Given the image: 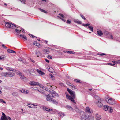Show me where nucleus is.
Masks as SVG:
<instances>
[{
	"label": "nucleus",
	"mask_w": 120,
	"mask_h": 120,
	"mask_svg": "<svg viewBox=\"0 0 120 120\" xmlns=\"http://www.w3.org/2000/svg\"><path fill=\"white\" fill-rule=\"evenodd\" d=\"M71 93V94H70L71 96H70L69 94H66V97L67 99L71 100L73 102L76 104V102L74 100L75 98V93L73 91Z\"/></svg>",
	"instance_id": "obj_1"
},
{
	"label": "nucleus",
	"mask_w": 120,
	"mask_h": 120,
	"mask_svg": "<svg viewBox=\"0 0 120 120\" xmlns=\"http://www.w3.org/2000/svg\"><path fill=\"white\" fill-rule=\"evenodd\" d=\"M105 100L107 103L110 105H114L116 103L115 100L112 98H110L108 97V98H105Z\"/></svg>",
	"instance_id": "obj_2"
},
{
	"label": "nucleus",
	"mask_w": 120,
	"mask_h": 120,
	"mask_svg": "<svg viewBox=\"0 0 120 120\" xmlns=\"http://www.w3.org/2000/svg\"><path fill=\"white\" fill-rule=\"evenodd\" d=\"M5 26L7 27L11 28L14 29L16 28V26L15 25L8 22H5Z\"/></svg>",
	"instance_id": "obj_3"
},
{
	"label": "nucleus",
	"mask_w": 120,
	"mask_h": 120,
	"mask_svg": "<svg viewBox=\"0 0 120 120\" xmlns=\"http://www.w3.org/2000/svg\"><path fill=\"white\" fill-rule=\"evenodd\" d=\"M53 94H50L46 96V100L49 101H52L53 99L52 98L54 97V96L53 95Z\"/></svg>",
	"instance_id": "obj_4"
},
{
	"label": "nucleus",
	"mask_w": 120,
	"mask_h": 120,
	"mask_svg": "<svg viewBox=\"0 0 120 120\" xmlns=\"http://www.w3.org/2000/svg\"><path fill=\"white\" fill-rule=\"evenodd\" d=\"M7 77H12L15 75V74L12 72H7Z\"/></svg>",
	"instance_id": "obj_5"
},
{
	"label": "nucleus",
	"mask_w": 120,
	"mask_h": 120,
	"mask_svg": "<svg viewBox=\"0 0 120 120\" xmlns=\"http://www.w3.org/2000/svg\"><path fill=\"white\" fill-rule=\"evenodd\" d=\"M29 84L30 85L36 86L38 85L39 84V83L38 82L32 81L30 82H29Z\"/></svg>",
	"instance_id": "obj_6"
},
{
	"label": "nucleus",
	"mask_w": 120,
	"mask_h": 120,
	"mask_svg": "<svg viewBox=\"0 0 120 120\" xmlns=\"http://www.w3.org/2000/svg\"><path fill=\"white\" fill-rule=\"evenodd\" d=\"M101 102V100H98V101H97L96 103L99 107H101L103 105V104Z\"/></svg>",
	"instance_id": "obj_7"
},
{
	"label": "nucleus",
	"mask_w": 120,
	"mask_h": 120,
	"mask_svg": "<svg viewBox=\"0 0 120 120\" xmlns=\"http://www.w3.org/2000/svg\"><path fill=\"white\" fill-rule=\"evenodd\" d=\"M85 111L89 113H92L93 112L92 110H90L89 107H86Z\"/></svg>",
	"instance_id": "obj_8"
},
{
	"label": "nucleus",
	"mask_w": 120,
	"mask_h": 120,
	"mask_svg": "<svg viewBox=\"0 0 120 120\" xmlns=\"http://www.w3.org/2000/svg\"><path fill=\"white\" fill-rule=\"evenodd\" d=\"M42 108L43 110H45L46 111L48 112L51 111L53 110L52 109L48 108L45 106L43 107Z\"/></svg>",
	"instance_id": "obj_9"
},
{
	"label": "nucleus",
	"mask_w": 120,
	"mask_h": 120,
	"mask_svg": "<svg viewBox=\"0 0 120 120\" xmlns=\"http://www.w3.org/2000/svg\"><path fill=\"white\" fill-rule=\"evenodd\" d=\"M86 119L89 120H92L93 119V117L92 116L86 115Z\"/></svg>",
	"instance_id": "obj_10"
},
{
	"label": "nucleus",
	"mask_w": 120,
	"mask_h": 120,
	"mask_svg": "<svg viewBox=\"0 0 120 120\" xmlns=\"http://www.w3.org/2000/svg\"><path fill=\"white\" fill-rule=\"evenodd\" d=\"M52 87V86H50L49 85V86L48 87H46V88H45L44 87V88H43V89L47 91H50V88Z\"/></svg>",
	"instance_id": "obj_11"
},
{
	"label": "nucleus",
	"mask_w": 120,
	"mask_h": 120,
	"mask_svg": "<svg viewBox=\"0 0 120 120\" xmlns=\"http://www.w3.org/2000/svg\"><path fill=\"white\" fill-rule=\"evenodd\" d=\"M34 69L32 68H30L27 70V71H28L30 74H31V73H32L34 72Z\"/></svg>",
	"instance_id": "obj_12"
},
{
	"label": "nucleus",
	"mask_w": 120,
	"mask_h": 120,
	"mask_svg": "<svg viewBox=\"0 0 120 120\" xmlns=\"http://www.w3.org/2000/svg\"><path fill=\"white\" fill-rule=\"evenodd\" d=\"M80 117V119L82 120H86V115H82Z\"/></svg>",
	"instance_id": "obj_13"
},
{
	"label": "nucleus",
	"mask_w": 120,
	"mask_h": 120,
	"mask_svg": "<svg viewBox=\"0 0 120 120\" xmlns=\"http://www.w3.org/2000/svg\"><path fill=\"white\" fill-rule=\"evenodd\" d=\"M108 109L107 110L109 111L110 113H111L113 112V109L112 107L108 106Z\"/></svg>",
	"instance_id": "obj_14"
},
{
	"label": "nucleus",
	"mask_w": 120,
	"mask_h": 120,
	"mask_svg": "<svg viewBox=\"0 0 120 120\" xmlns=\"http://www.w3.org/2000/svg\"><path fill=\"white\" fill-rule=\"evenodd\" d=\"M1 75L3 76L7 77V72H2L1 73Z\"/></svg>",
	"instance_id": "obj_15"
},
{
	"label": "nucleus",
	"mask_w": 120,
	"mask_h": 120,
	"mask_svg": "<svg viewBox=\"0 0 120 120\" xmlns=\"http://www.w3.org/2000/svg\"><path fill=\"white\" fill-rule=\"evenodd\" d=\"M33 44L35 45L36 46H38L39 47L40 46V44L39 43L37 42H34Z\"/></svg>",
	"instance_id": "obj_16"
},
{
	"label": "nucleus",
	"mask_w": 120,
	"mask_h": 120,
	"mask_svg": "<svg viewBox=\"0 0 120 120\" xmlns=\"http://www.w3.org/2000/svg\"><path fill=\"white\" fill-rule=\"evenodd\" d=\"M37 72H38L40 74H41V75H43L44 74V73L41 70L39 69L36 70Z\"/></svg>",
	"instance_id": "obj_17"
},
{
	"label": "nucleus",
	"mask_w": 120,
	"mask_h": 120,
	"mask_svg": "<svg viewBox=\"0 0 120 120\" xmlns=\"http://www.w3.org/2000/svg\"><path fill=\"white\" fill-rule=\"evenodd\" d=\"M97 34L100 36H101L103 34L102 32L100 30H98L97 31Z\"/></svg>",
	"instance_id": "obj_18"
},
{
	"label": "nucleus",
	"mask_w": 120,
	"mask_h": 120,
	"mask_svg": "<svg viewBox=\"0 0 120 120\" xmlns=\"http://www.w3.org/2000/svg\"><path fill=\"white\" fill-rule=\"evenodd\" d=\"M59 116L60 117H62L64 116V113L62 112H60L58 114Z\"/></svg>",
	"instance_id": "obj_19"
},
{
	"label": "nucleus",
	"mask_w": 120,
	"mask_h": 120,
	"mask_svg": "<svg viewBox=\"0 0 120 120\" xmlns=\"http://www.w3.org/2000/svg\"><path fill=\"white\" fill-rule=\"evenodd\" d=\"M20 36L22 38H23L26 40H27V38L26 37L25 35L20 34Z\"/></svg>",
	"instance_id": "obj_20"
},
{
	"label": "nucleus",
	"mask_w": 120,
	"mask_h": 120,
	"mask_svg": "<svg viewBox=\"0 0 120 120\" xmlns=\"http://www.w3.org/2000/svg\"><path fill=\"white\" fill-rule=\"evenodd\" d=\"M101 116L98 115H97L95 116V118L97 120H99L101 118Z\"/></svg>",
	"instance_id": "obj_21"
},
{
	"label": "nucleus",
	"mask_w": 120,
	"mask_h": 120,
	"mask_svg": "<svg viewBox=\"0 0 120 120\" xmlns=\"http://www.w3.org/2000/svg\"><path fill=\"white\" fill-rule=\"evenodd\" d=\"M38 9L42 12H43L44 13L46 14L47 13H48L45 10L42 9L41 8H38Z\"/></svg>",
	"instance_id": "obj_22"
},
{
	"label": "nucleus",
	"mask_w": 120,
	"mask_h": 120,
	"mask_svg": "<svg viewBox=\"0 0 120 120\" xmlns=\"http://www.w3.org/2000/svg\"><path fill=\"white\" fill-rule=\"evenodd\" d=\"M18 28V29H17L15 30V31H16L18 34H19L20 33V32L21 31V30H20V31L19 29V28Z\"/></svg>",
	"instance_id": "obj_23"
},
{
	"label": "nucleus",
	"mask_w": 120,
	"mask_h": 120,
	"mask_svg": "<svg viewBox=\"0 0 120 120\" xmlns=\"http://www.w3.org/2000/svg\"><path fill=\"white\" fill-rule=\"evenodd\" d=\"M108 106L107 105H104L103 107V109L105 111H107L108 109Z\"/></svg>",
	"instance_id": "obj_24"
},
{
	"label": "nucleus",
	"mask_w": 120,
	"mask_h": 120,
	"mask_svg": "<svg viewBox=\"0 0 120 120\" xmlns=\"http://www.w3.org/2000/svg\"><path fill=\"white\" fill-rule=\"evenodd\" d=\"M20 91L22 93H27V90H26L23 89L22 90H20Z\"/></svg>",
	"instance_id": "obj_25"
},
{
	"label": "nucleus",
	"mask_w": 120,
	"mask_h": 120,
	"mask_svg": "<svg viewBox=\"0 0 120 120\" xmlns=\"http://www.w3.org/2000/svg\"><path fill=\"white\" fill-rule=\"evenodd\" d=\"M52 101L54 104L57 105L58 104V102L56 100L54 99H53V100H52Z\"/></svg>",
	"instance_id": "obj_26"
},
{
	"label": "nucleus",
	"mask_w": 120,
	"mask_h": 120,
	"mask_svg": "<svg viewBox=\"0 0 120 120\" xmlns=\"http://www.w3.org/2000/svg\"><path fill=\"white\" fill-rule=\"evenodd\" d=\"M19 28V29H20L21 30V31H22V32H24V29L22 28H21V27H20L19 26H18H18H16V28Z\"/></svg>",
	"instance_id": "obj_27"
},
{
	"label": "nucleus",
	"mask_w": 120,
	"mask_h": 120,
	"mask_svg": "<svg viewBox=\"0 0 120 120\" xmlns=\"http://www.w3.org/2000/svg\"><path fill=\"white\" fill-rule=\"evenodd\" d=\"M74 81L78 83H81L80 81V80H78V79H75L74 80Z\"/></svg>",
	"instance_id": "obj_28"
},
{
	"label": "nucleus",
	"mask_w": 120,
	"mask_h": 120,
	"mask_svg": "<svg viewBox=\"0 0 120 120\" xmlns=\"http://www.w3.org/2000/svg\"><path fill=\"white\" fill-rule=\"evenodd\" d=\"M67 90L68 92L70 94H71V93L73 91H72L71 90L68 88L67 89Z\"/></svg>",
	"instance_id": "obj_29"
},
{
	"label": "nucleus",
	"mask_w": 120,
	"mask_h": 120,
	"mask_svg": "<svg viewBox=\"0 0 120 120\" xmlns=\"http://www.w3.org/2000/svg\"><path fill=\"white\" fill-rule=\"evenodd\" d=\"M88 28L91 31H92V32H93V28L92 26H88Z\"/></svg>",
	"instance_id": "obj_30"
},
{
	"label": "nucleus",
	"mask_w": 120,
	"mask_h": 120,
	"mask_svg": "<svg viewBox=\"0 0 120 120\" xmlns=\"http://www.w3.org/2000/svg\"><path fill=\"white\" fill-rule=\"evenodd\" d=\"M6 56L4 55L2 56H0V60L4 59L5 58Z\"/></svg>",
	"instance_id": "obj_31"
},
{
	"label": "nucleus",
	"mask_w": 120,
	"mask_h": 120,
	"mask_svg": "<svg viewBox=\"0 0 120 120\" xmlns=\"http://www.w3.org/2000/svg\"><path fill=\"white\" fill-rule=\"evenodd\" d=\"M108 64L109 65L112 66H114L115 67H116V66L114 64H112L111 63H108Z\"/></svg>",
	"instance_id": "obj_32"
},
{
	"label": "nucleus",
	"mask_w": 120,
	"mask_h": 120,
	"mask_svg": "<svg viewBox=\"0 0 120 120\" xmlns=\"http://www.w3.org/2000/svg\"><path fill=\"white\" fill-rule=\"evenodd\" d=\"M28 34L30 37H31L34 38H37V37H36V36H34V35H32V34Z\"/></svg>",
	"instance_id": "obj_33"
},
{
	"label": "nucleus",
	"mask_w": 120,
	"mask_h": 120,
	"mask_svg": "<svg viewBox=\"0 0 120 120\" xmlns=\"http://www.w3.org/2000/svg\"><path fill=\"white\" fill-rule=\"evenodd\" d=\"M50 75L51 76V77L52 78V79L53 80H54L55 79L54 76L51 74H50Z\"/></svg>",
	"instance_id": "obj_34"
},
{
	"label": "nucleus",
	"mask_w": 120,
	"mask_h": 120,
	"mask_svg": "<svg viewBox=\"0 0 120 120\" xmlns=\"http://www.w3.org/2000/svg\"><path fill=\"white\" fill-rule=\"evenodd\" d=\"M33 104H28L27 106L29 108H32Z\"/></svg>",
	"instance_id": "obj_35"
},
{
	"label": "nucleus",
	"mask_w": 120,
	"mask_h": 120,
	"mask_svg": "<svg viewBox=\"0 0 120 120\" xmlns=\"http://www.w3.org/2000/svg\"><path fill=\"white\" fill-rule=\"evenodd\" d=\"M38 91L41 93H44L43 90H41L40 89H38Z\"/></svg>",
	"instance_id": "obj_36"
},
{
	"label": "nucleus",
	"mask_w": 120,
	"mask_h": 120,
	"mask_svg": "<svg viewBox=\"0 0 120 120\" xmlns=\"http://www.w3.org/2000/svg\"><path fill=\"white\" fill-rule=\"evenodd\" d=\"M20 77L22 79H24L25 77L23 75H22V74H20Z\"/></svg>",
	"instance_id": "obj_37"
},
{
	"label": "nucleus",
	"mask_w": 120,
	"mask_h": 120,
	"mask_svg": "<svg viewBox=\"0 0 120 120\" xmlns=\"http://www.w3.org/2000/svg\"><path fill=\"white\" fill-rule=\"evenodd\" d=\"M68 109L70 110H73V109L70 106H67Z\"/></svg>",
	"instance_id": "obj_38"
},
{
	"label": "nucleus",
	"mask_w": 120,
	"mask_h": 120,
	"mask_svg": "<svg viewBox=\"0 0 120 120\" xmlns=\"http://www.w3.org/2000/svg\"><path fill=\"white\" fill-rule=\"evenodd\" d=\"M71 21L70 20H67L66 21V23L68 24H70L71 22Z\"/></svg>",
	"instance_id": "obj_39"
},
{
	"label": "nucleus",
	"mask_w": 120,
	"mask_h": 120,
	"mask_svg": "<svg viewBox=\"0 0 120 120\" xmlns=\"http://www.w3.org/2000/svg\"><path fill=\"white\" fill-rule=\"evenodd\" d=\"M80 15L81 17L84 20H86V18L85 17H84L82 15V14H80Z\"/></svg>",
	"instance_id": "obj_40"
},
{
	"label": "nucleus",
	"mask_w": 120,
	"mask_h": 120,
	"mask_svg": "<svg viewBox=\"0 0 120 120\" xmlns=\"http://www.w3.org/2000/svg\"><path fill=\"white\" fill-rule=\"evenodd\" d=\"M77 22V24H82V22L81 21L79 20H78V21Z\"/></svg>",
	"instance_id": "obj_41"
},
{
	"label": "nucleus",
	"mask_w": 120,
	"mask_h": 120,
	"mask_svg": "<svg viewBox=\"0 0 120 120\" xmlns=\"http://www.w3.org/2000/svg\"><path fill=\"white\" fill-rule=\"evenodd\" d=\"M37 107V105L33 104L32 108H36Z\"/></svg>",
	"instance_id": "obj_42"
},
{
	"label": "nucleus",
	"mask_w": 120,
	"mask_h": 120,
	"mask_svg": "<svg viewBox=\"0 0 120 120\" xmlns=\"http://www.w3.org/2000/svg\"><path fill=\"white\" fill-rule=\"evenodd\" d=\"M52 94H53V95H54V96H57L58 95V94L57 93H55V92H53V93H52Z\"/></svg>",
	"instance_id": "obj_43"
},
{
	"label": "nucleus",
	"mask_w": 120,
	"mask_h": 120,
	"mask_svg": "<svg viewBox=\"0 0 120 120\" xmlns=\"http://www.w3.org/2000/svg\"><path fill=\"white\" fill-rule=\"evenodd\" d=\"M57 17L61 19L64 22H65L66 21V20L64 19H62L63 18H61V17H60L59 16H58Z\"/></svg>",
	"instance_id": "obj_44"
},
{
	"label": "nucleus",
	"mask_w": 120,
	"mask_h": 120,
	"mask_svg": "<svg viewBox=\"0 0 120 120\" xmlns=\"http://www.w3.org/2000/svg\"><path fill=\"white\" fill-rule=\"evenodd\" d=\"M69 52L68 53L74 54L75 53V52H74L73 51H69Z\"/></svg>",
	"instance_id": "obj_45"
},
{
	"label": "nucleus",
	"mask_w": 120,
	"mask_h": 120,
	"mask_svg": "<svg viewBox=\"0 0 120 120\" xmlns=\"http://www.w3.org/2000/svg\"><path fill=\"white\" fill-rule=\"evenodd\" d=\"M0 102H3L4 103H6V102L4 101L2 99H0Z\"/></svg>",
	"instance_id": "obj_46"
},
{
	"label": "nucleus",
	"mask_w": 120,
	"mask_h": 120,
	"mask_svg": "<svg viewBox=\"0 0 120 120\" xmlns=\"http://www.w3.org/2000/svg\"><path fill=\"white\" fill-rule=\"evenodd\" d=\"M116 64H120V60H116Z\"/></svg>",
	"instance_id": "obj_47"
},
{
	"label": "nucleus",
	"mask_w": 120,
	"mask_h": 120,
	"mask_svg": "<svg viewBox=\"0 0 120 120\" xmlns=\"http://www.w3.org/2000/svg\"><path fill=\"white\" fill-rule=\"evenodd\" d=\"M12 50L10 49H8L7 50V51L8 52L10 53H11Z\"/></svg>",
	"instance_id": "obj_48"
},
{
	"label": "nucleus",
	"mask_w": 120,
	"mask_h": 120,
	"mask_svg": "<svg viewBox=\"0 0 120 120\" xmlns=\"http://www.w3.org/2000/svg\"><path fill=\"white\" fill-rule=\"evenodd\" d=\"M18 60L19 61L21 62H22L23 63H25V61H23L22 60L20 59H18Z\"/></svg>",
	"instance_id": "obj_49"
},
{
	"label": "nucleus",
	"mask_w": 120,
	"mask_h": 120,
	"mask_svg": "<svg viewBox=\"0 0 120 120\" xmlns=\"http://www.w3.org/2000/svg\"><path fill=\"white\" fill-rule=\"evenodd\" d=\"M83 25L84 26L87 27L90 24H83Z\"/></svg>",
	"instance_id": "obj_50"
},
{
	"label": "nucleus",
	"mask_w": 120,
	"mask_h": 120,
	"mask_svg": "<svg viewBox=\"0 0 120 120\" xmlns=\"http://www.w3.org/2000/svg\"><path fill=\"white\" fill-rule=\"evenodd\" d=\"M98 55L100 56H103V55H106V54H105L104 53H102L101 54H98Z\"/></svg>",
	"instance_id": "obj_51"
},
{
	"label": "nucleus",
	"mask_w": 120,
	"mask_h": 120,
	"mask_svg": "<svg viewBox=\"0 0 120 120\" xmlns=\"http://www.w3.org/2000/svg\"><path fill=\"white\" fill-rule=\"evenodd\" d=\"M59 15L60 16V17H62V18H64V15L62 14H59Z\"/></svg>",
	"instance_id": "obj_52"
},
{
	"label": "nucleus",
	"mask_w": 120,
	"mask_h": 120,
	"mask_svg": "<svg viewBox=\"0 0 120 120\" xmlns=\"http://www.w3.org/2000/svg\"><path fill=\"white\" fill-rule=\"evenodd\" d=\"M75 109H77V110H76V109H75V110L77 112H78V109L77 107V106H75Z\"/></svg>",
	"instance_id": "obj_53"
},
{
	"label": "nucleus",
	"mask_w": 120,
	"mask_h": 120,
	"mask_svg": "<svg viewBox=\"0 0 120 120\" xmlns=\"http://www.w3.org/2000/svg\"><path fill=\"white\" fill-rule=\"evenodd\" d=\"M48 58L49 59H51L52 58V57L51 55H49L48 56Z\"/></svg>",
	"instance_id": "obj_54"
},
{
	"label": "nucleus",
	"mask_w": 120,
	"mask_h": 120,
	"mask_svg": "<svg viewBox=\"0 0 120 120\" xmlns=\"http://www.w3.org/2000/svg\"><path fill=\"white\" fill-rule=\"evenodd\" d=\"M59 84L61 86H64V84L62 83H59Z\"/></svg>",
	"instance_id": "obj_55"
},
{
	"label": "nucleus",
	"mask_w": 120,
	"mask_h": 120,
	"mask_svg": "<svg viewBox=\"0 0 120 120\" xmlns=\"http://www.w3.org/2000/svg\"><path fill=\"white\" fill-rule=\"evenodd\" d=\"M16 72L17 73H18L19 74V75H20V74H22V73L21 72H19V71H16Z\"/></svg>",
	"instance_id": "obj_56"
},
{
	"label": "nucleus",
	"mask_w": 120,
	"mask_h": 120,
	"mask_svg": "<svg viewBox=\"0 0 120 120\" xmlns=\"http://www.w3.org/2000/svg\"><path fill=\"white\" fill-rule=\"evenodd\" d=\"M32 89H33L34 90H38V89L36 87H34L33 88V87H32Z\"/></svg>",
	"instance_id": "obj_57"
},
{
	"label": "nucleus",
	"mask_w": 120,
	"mask_h": 120,
	"mask_svg": "<svg viewBox=\"0 0 120 120\" xmlns=\"http://www.w3.org/2000/svg\"><path fill=\"white\" fill-rule=\"evenodd\" d=\"M78 21V20L76 19H75L73 20L74 22H75L76 23H77V21Z\"/></svg>",
	"instance_id": "obj_58"
},
{
	"label": "nucleus",
	"mask_w": 120,
	"mask_h": 120,
	"mask_svg": "<svg viewBox=\"0 0 120 120\" xmlns=\"http://www.w3.org/2000/svg\"><path fill=\"white\" fill-rule=\"evenodd\" d=\"M69 51H64V52L66 53H69Z\"/></svg>",
	"instance_id": "obj_59"
},
{
	"label": "nucleus",
	"mask_w": 120,
	"mask_h": 120,
	"mask_svg": "<svg viewBox=\"0 0 120 120\" xmlns=\"http://www.w3.org/2000/svg\"><path fill=\"white\" fill-rule=\"evenodd\" d=\"M45 51H46V52L47 53H49V50L48 49H46L45 50Z\"/></svg>",
	"instance_id": "obj_60"
},
{
	"label": "nucleus",
	"mask_w": 120,
	"mask_h": 120,
	"mask_svg": "<svg viewBox=\"0 0 120 120\" xmlns=\"http://www.w3.org/2000/svg\"><path fill=\"white\" fill-rule=\"evenodd\" d=\"M2 46L4 47V48H7V47H6L4 45V44H2Z\"/></svg>",
	"instance_id": "obj_61"
},
{
	"label": "nucleus",
	"mask_w": 120,
	"mask_h": 120,
	"mask_svg": "<svg viewBox=\"0 0 120 120\" xmlns=\"http://www.w3.org/2000/svg\"><path fill=\"white\" fill-rule=\"evenodd\" d=\"M116 61H112V63L114 64H116Z\"/></svg>",
	"instance_id": "obj_62"
},
{
	"label": "nucleus",
	"mask_w": 120,
	"mask_h": 120,
	"mask_svg": "<svg viewBox=\"0 0 120 120\" xmlns=\"http://www.w3.org/2000/svg\"><path fill=\"white\" fill-rule=\"evenodd\" d=\"M69 83L70 84H69V85L70 86H71L72 87H73L74 86L73 85H72V84L70 83Z\"/></svg>",
	"instance_id": "obj_63"
},
{
	"label": "nucleus",
	"mask_w": 120,
	"mask_h": 120,
	"mask_svg": "<svg viewBox=\"0 0 120 120\" xmlns=\"http://www.w3.org/2000/svg\"><path fill=\"white\" fill-rule=\"evenodd\" d=\"M20 1L22 2V3H24L25 2V0H20Z\"/></svg>",
	"instance_id": "obj_64"
}]
</instances>
